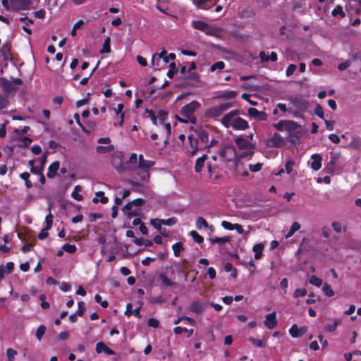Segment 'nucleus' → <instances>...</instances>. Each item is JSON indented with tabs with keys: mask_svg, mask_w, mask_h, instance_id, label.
Listing matches in <instances>:
<instances>
[{
	"mask_svg": "<svg viewBox=\"0 0 361 361\" xmlns=\"http://www.w3.org/2000/svg\"><path fill=\"white\" fill-rule=\"evenodd\" d=\"M200 106V104L198 102L192 101L181 108L180 114L182 116H185L192 123H195L196 118L195 116H193V114Z\"/></svg>",
	"mask_w": 361,
	"mask_h": 361,
	"instance_id": "obj_1",
	"label": "nucleus"
},
{
	"mask_svg": "<svg viewBox=\"0 0 361 361\" xmlns=\"http://www.w3.org/2000/svg\"><path fill=\"white\" fill-rule=\"evenodd\" d=\"M123 155L122 152H114L111 156L112 166L120 173L126 171V168L123 164Z\"/></svg>",
	"mask_w": 361,
	"mask_h": 361,
	"instance_id": "obj_2",
	"label": "nucleus"
},
{
	"mask_svg": "<svg viewBox=\"0 0 361 361\" xmlns=\"http://www.w3.org/2000/svg\"><path fill=\"white\" fill-rule=\"evenodd\" d=\"M291 130H288V141L293 144H296L299 142L302 136V127L300 125L295 122V126H291Z\"/></svg>",
	"mask_w": 361,
	"mask_h": 361,
	"instance_id": "obj_3",
	"label": "nucleus"
},
{
	"mask_svg": "<svg viewBox=\"0 0 361 361\" xmlns=\"http://www.w3.org/2000/svg\"><path fill=\"white\" fill-rule=\"evenodd\" d=\"M285 145V140L279 133H275L273 136L267 140L266 145L271 148H281Z\"/></svg>",
	"mask_w": 361,
	"mask_h": 361,
	"instance_id": "obj_4",
	"label": "nucleus"
},
{
	"mask_svg": "<svg viewBox=\"0 0 361 361\" xmlns=\"http://www.w3.org/2000/svg\"><path fill=\"white\" fill-rule=\"evenodd\" d=\"M232 104L231 103H225L219 106H213L208 109V115L212 117H219L228 109L231 108Z\"/></svg>",
	"mask_w": 361,
	"mask_h": 361,
	"instance_id": "obj_5",
	"label": "nucleus"
},
{
	"mask_svg": "<svg viewBox=\"0 0 361 361\" xmlns=\"http://www.w3.org/2000/svg\"><path fill=\"white\" fill-rule=\"evenodd\" d=\"M192 26L198 30L204 32L207 35H214V29L212 28L209 24L201 20H194L192 22Z\"/></svg>",
	"mask_w": 361,
	"mask_h": 361,
	"instance_id": "obj_6",
	"label": "nucleus"
},
{
	"mask_svg": "<svg viewBox=\"0 0 361 361\" xmlns=\"http://www.w3.org/2000/svg\"><path fill=\"white\" fill-rule=\"evenodd\" d=\"M293 106L299 111H305L308 107V102L301 97H293L290 99Z\"/></svg>",
	"mask_w": 361,
	"mask_h": 361,
	"instance_id": "obj_7",
	"label": "nucleus"
},
{
	"mask_svg": "<svg viewBox=\"0 0 361 361\" xmlns=\"http://www.w3.org/2000/svg\"><path fill=\"white\" fill-rule=\"evenodd\" d=\"M231 126L233 129L237 130H245L249 128L248 122L241 117H237L234 118L232 121Z\"/></svg>",
	"mask_w": 361,
	"mask_h": 361,
	"instance_id": "obj_8",
	"label": "nucleus"
},
{
	"mask_svg": "<svg viewBox=\"0 0 361 361\" xmlns=\"http://www.w3.org/2000/svg\"><path fill=\"white\" fill-rule=\"evenodd\" d=\"M11 4L14 10H27L31 4V0H11Z\"/></svg>",
	"mask_w": 361,
	"mask_h": 361,
	"instance_id": "obj_9",
	"label": "nucleus"
},
{
	"mask_svg": "<svg viewBox=\"0 0 361 361\" xmlns=\"http://www.w3.org/2000/svg\"><path fill=\"white\" fill-rule=\"evenodd\" d=\"M235 143L240 149H251L255 148V145L244 138L243 136H238L235 139Z\"/></svg>",
	"mask_w": 361,
	"mask_h": 361,
	"instance_id": "obj_10",
	"label": "nucleus"
},
{
	"mask_svg": "<svg viewBox=\"0 0 361 361\" xmlns=\"http://www.w3.org/2000/svg\"><path fill=\"white\" fill-rule=\"evenodd\" d=\"M193 131L197 137V140L202 142L206 143L209 141V133L202 126H197L193 128Z\"/></svg>",
	"mask_w": 361,
	"mask_h": 361,
	"instance_id": "obj_11",
	"label": "nucleus"
},
{
	"mask_svg": "<svg viewBox=\"0 0 361 361\" xmlns=\"http://www.w3.org/2000/svg\"><path fill=\"white\" fill-rule=\"evenodd\" d=\"M264 325L269 329H274L277 325L276 312H273L266 315L265 320L264 322Z\"/></svg>",
	"mask_w": 361,
	"mask_h": 361,
	"instance_id": "obj_12",
	"label": "nucleus"
},
{
	"mask_svg": "<svg viewBox=\"0 0 361 361\" xmlns=\"http://www.w3.org/2000/svg\"><path fill=\"white\" fill-rule=\"evenodd\" d=\"M295 126V121L290 120H281L274 124V128L278 130L282 131L291 130V126Z\"/></svg>",
	"mask_w": 361,
	"mask_h": 361,
	"instance_id": "obj_13",
	"label": "nucleus"
},
{
	"mask_svg": "<svg viewBox=\"0 0 361 361\" xmlns=\"http://www.w3.org/2000/svg\"><path fill=\"white\" fill-rule=\"evenodd\" d=\"M196 68L197 66L195 62H191L190 63V67L188 68V73L185 75V79L194 80L196 82L199 81L200 75L197 73L193 71L196 69Z\"/></svg>",
	"mask_w": 361,
	"mask_h": 361,
	"instance_id": "obj_14",
	"label": "nucleus"
},
{
	"mask_svg": "<svg viewBox=\"0 0 361 361\" xmlns=\"http://www.w3.org/2000/svg\"><path fill=\"white\" fill-rule=\"evenodd\" d=\"M247 113L250 116L253 117L259 121H266L267 114L264 111H259L255 108H249Z\"/></svg>",
	"mask_w": 361,
	"mask_h": 361,
	"instance_id": "obj_15",
	"label": "nucleus"
},
{
	"mask_svg": "<svg viewBox=\"0 0 361 361\" xmlns=\"http://www.w3.org/2000/svg\"><path fill=\"white\" fill-rule=\"evenodd\" d=\"M1 87L5 93H11L16 92L17 89L13 86L11 81L5 78H0Z\"/></svg>",
	"mask_w": 361,
	"mask_h": 361,
	"instance_id": "obj_16",
	"label": "nucleus"
},
{
	"mask_svg": "<svg viewBox=\"0 0 361 361\" xmlns=\"http://www.w3.org/2000/svg\"><path fill=\"white\" fill-rule=\"evenodd\" d=\"M217 0H197L195 4L198 8L207 10L215 6Z\"/></svg>",
	"mask_w": 361,
	"mask_h": 361,
	"instance_id": "obj_17",
	"label": "nucleus"
},
{
	"mask_svg": "<svg viewBox=\"0 0 361 361\" xmlns=\"http://www.w3.org/2000/svg\"><path fill=\"white\" fill-rule=\"evenodd\" d=\"M206 307V304L199 301H194L190 305V310L195 314H202L204 312Z\"/></svg>",
	"mask_w": 361,
	"mask_h": 361,
	"instance_id": "obj_18",
	"label": "nucleus"
},
{
	"mask_svg": "<svg viewBox=\"0 0 361 361\" xmlns=\"http://www.w3.org/2000/svg\"><path fill=\"white\" fill-rule=\"evenodd\" d=\"M95 350L97 353H101L104 352L108 355H113L115 354V352L109 348L104 342H99L96 344Z\"/></svg>",
	"mask_w": 361,
	"mask_h": 361,
	"instance_id": "obj_19",
	"label": "nucleus"
},
{
	"mask_svg": "<svg viewBox=\"0 0 361 361\" xmlns=\"http://www.w3.org/2000/svg\"><path fill=\"white\" fill-rule=\"evenodd\" d=\"M142 304H140L138 307L135 310H133V305L131 303H128L126 305V310L125 311V314L127 316H130L131 314L135 315L136 317L140 319L142 315L140 314V310L142 308Z\"/></svg>",
	"mask_w": 361,
	"mask_h": 361,
	"instance_id": "obj_20",
	"label": "nucleus"
},
{
	"mask_svg": "<svg viewBox=\"0 0 361 361\" xmlns=\"http://www.w3.org/2000/svg\"><path fill=\"white\" fill-rule=\"evenodd\" d=\"M312 162H311V168L314 171H318L322 167V157L319 154H314L311 156Z\"/></svg>",
	"mask_w": 361,
	"mask_h": 361,
	"instance_id": "obj_21",
	"label": "nucleus"
},
{
	"mask_svg": "<svg viewBox=\"0 0 361 361\" xmlns=\"http://www.w3.org/2000/svg\"><path fill=\"white\" fill-rule=\"evenodd\" d=\"M190 143V156H195L199 150L198 148V140L193 137L192 135H188V137Z\"/></svg>",
	"mask_w": 361,
	"mask_h": 361,
	"instance_id": "obj_22",
	"label": "nucleus"
},
{
	"mask_svg": "<svg viewBox=\"0 0 361 361\" xmlns=\"http://www.w3.org/2000/svg\"><path fill=\"white\" fill-rule=\"evenodd\" d=\"M239 111L238 110H233L228 114H225L222 119H221V123L223 126H224L226 128H228L229 126L231 123V119L236 115H238Z\"/></svg>",
	"mask_w": 361,
	"mask_h": 361,
	"instance_id": "obj_23",
	"label": "nucleus"
},
{
	"mask_svg": "<svg viewBox=\"0 0 361 361\" xmlns=\"http://www.w3.org/2000/svg\"><path fill=\"white\" fill-rule=\"evenodd\" d=\"M60 162L55 161L51 164L48 168L47 177L49 178H53L56 176L58 170L59 169Z\"/></svg>",
	"mask_w": 361,
	"mask_h": 361,
	"instance_id": "obj_24",
	"label": "nucleus"
},
{
	"mask_svg": "<svg viewBox=\"0 0 361 361\" xmlns=\"http://www.w3.org/2000/svg\"><path fill=\"white\" fill-rule=\"evenodd\" d=\"M208 157L207 154H203L202 157L197 159L195 164V171L196 173H200L202 168L204 166V162L207 159Z\"/></svg>",
	"mask_w": 361,
	"mask_h": 361,
	"instance_id": "obj_25",
	"label": "nucleus"
},
{
	"mask_svg": "<svg viewBox=\"0 0 361 361\" xmlns=\"http://www.w3.org/2000/svg\"><path fill=\"white\" fill-rule=\"evenodd\" d=\"M159 279L164 286L167 287H177V283L170 280L164 273L159 274Z\"/></svg>",
	"mask_w": 361,
	"mask_h": 361,
	"instance_id": "obj_26",
	"label": "nucleus"
},
{
	"mask_svg": "<svg viewBox=\"0 0 361 361\" xmlns=\"http://www.w3.org/2000/svg\"><path fill=\"white\" fill-rule=\"evenodd\" d=\"M95 196L92 199V202L94 203L101 202L102 204H106L109 202V198L105 196V194L103 191H98L95 193Z\"/></svg>",
	"mask_w": 361,
	"mask_h": 361,
	"instance_id": "obj_27",
	"label": "nucleus"
},
{
	"mask_svg": "<svg viewBox=\"0 0 361 361\" xmlns=\"http://www.w3.org/2000/svg\"><path fill=\"white\" fill-rule=\"evenodd\" d=\"M264 249V244L258 243L253 246L252 250L255 252V258L259 259L262 256V250Z\"/></svg>",
	"mask_w": 361,
	"mask_h": 361,
	"instance_id": "obj_28",
	"label": "nucleus"
},
{
	"mask_svg": "<svg viewBox=\"0 0 361 361\" xmlns=\"http://www.w3.org/2000/svg\"><path fill=\"white\" fill-rule=\"evenodd\" d=\"M289 334L293 338H299L303 335L302 329H299L296 324H293L289 329Z\"/></svg>",
	"mask_w": 361,
	"mask_h": 361,
	"instance_id": "obj_29",
	"label": "nucleus"
},
{
	"mask_svg": "<svg viewBox=\"0 0 361 361\" xmlns=\"http://www.w3.org/2000/svg\"><path fill=\"white\" fill-rule=\"evenodd\" d=\"M154 164V161L145 160L143 161H139L138 167L142 169L145 172H148L150 167Z\"/></svg>",
	"mask_w": 361,
	"mask_h": 361,
	"instance_id": "obj_30",
	"label": "nucleus"
},
{
	"mask_svg": "<svg viewBox=\"0 0 361 361\" xmlns=\"http://www.w3.org/2000/svg\"><path fill=\"white\" fill-rule=\"evenodd\" d=\"M341 324V320L336 319L332 324H327L324 326V330L328 332H334L336 330L338 326Z\"/></svg>",
	"mask_w": 361,
	"mask_h": 361,
	"instance_id": "obj_31",
	"label": "nucleus"
},
{
	"mask_svg": "<svg viewBox=\"0 0 361 361\" xmlns=\"http://www.w3.org/2000/svg\"><path fill=\"white\" fill-rule=\"evenodd\" d=\"M134 243L139 246L144 245L146 247H151L153 245L152 240L143 238H135Z\"/></svg>",
	"mask_w": 361,
	"mask_h": 361,
	"instance_id": "obj_32",
	"label": "nucleus"
},
{
	"mask_svg": "<svg viewBox=\"0 0 361 361\" xmlns=\"http://www.w3.org/2000/svg\"><path fill=\"white\" fill-rule=\"evenodd\" d=\"M114 149V146L113 145H109L107 146H102L99 145L96 147V151L99 154H105L110 152Z\"/></svg>",
	"mask_w": 361,
	"mask_h": 361,
	"instance_id": "obj_33",
	"label": "nucleus"
},
{
	"mask_svg": "<svg viewBox=\"0 0 361 361\" xmlns=\"http://www.w3.org/2000/svg\"><path fill=\"white\" fill-rule=\"evenodd\" d=\"M248 341L252 343L254 345L259 347V348H265L267 345V340L263 339H257L253 337H250L248 338Z\"/></svg>",
	"mask_w": 361,
	"mask_h": 361,
	"instance_id": "obj_34",
	"label": "nucleus"
},
{
	"mask_svg": "<svg viewBox=\"0 0 361 361\" xmlns=\"http://www.w3.org/2000/svg\"><path fill=\"white\" fill-rule=\"evenodd\" d=\"M172 250L175 257H179L180 252L184 250L183 244L181 242H178L172 245Z\"/></svg>",
	"mask_w": 361,
	"mask_h": 361,
	"instance_id": "obj_35",
	"label": "nucleus"
},
{
	"mask_svg": "<svg viewBox=\"0 0 361 361\" xmlns=\"http://www.w3.org/2000/svg\"><path fill=\"white\" fill-rule=\"evenodd\" d=\"M231 240V238L230 236H224V237H214L213 238L210 239V241L212 244L214 243H219V244H223L225 243H228Z\"/></svg>",
	"mask_w": 361,
	"mask_h": 361,
	"instance_id": "obj_36",
	"label": "nucleus"
},
{
	"mask_svg": "<svg viewBox=\"0 0 361 361\" xmlns=\"http://www.w3.org/2000/svg\"><path fill=\"white\" fill-rule=\"evenodd\" d=\"M111 39L107 37L103 44L102 49L100 51L101 54H109L111 52Z\"/></svg>",
	"mask_w": 361,
	"mask_h": 361,
	"instance_id": "obj_37",
	"label": "nucleus"
},
{
	"mask_svg": "<svg viewBox=\"0 0 361 361\" xmlns=\"http://www.w3.org/2000/svg\"><path fill=\"white\" fill-rule=\"evenodd\" d=\"M236 95H237L236 91L229 90V91H226V92L221 93L218 96V98L230 99H233L234 97H235Z\"/></svg>",
	"mask_w": 361,
	"mask_h": 361,
	"instance_id": "obj_38",
	"label": "nucleus"
},
{
	"mask_svg": "<svg viewBox=\"0 0 361 361\" xmlns=\"http://www.w3.org/2000/svg\"><path fill=\"white\" fill-rule=\"evenodd\" d=\"M185 332L188 333V337H190L193 334V329H188L181 326H176L173 329V333L175 334H180Z\"/></svg>",
	"mask_w": 361,
	"mask_h": 361,
	"instance_id": "obj_39",
	"label": "nucleus"
},
{
	"mask_svg": "<svg viewBox=\"0 0 361 361\" xmlns=\"http://www.w3.org/2000/svg\"><path fill=\"white\" fill-rule=\"evenodd\" d=\"M331 15L334 17L340 16L341 18H344L345 16V13L343 11V7L341 5L336 6V8L333 9Z\"/></svg>",
	"mask_w": 361,
	"mask_h": 361,
	"instance_id": "obj_40",
	"label": "nucleus"
},
{
	"mask_svg": "<svg viewBox=\"0 0 361 361\" xmlns=\"http://www.w3.org/2000/svg\"><path fill=\"white\" fill-rule=\"evenodd\" d=\"M300 228V224L298 222H294L292 224L290 230L286 235V238H288L291 237L295 233V232L298 231Z\"/></svg>",
	"mask_w": 361,
	"mask_h": 361,
	"instance_id": "obj_41",
	"label": "nucleus"
},
{
	"mask_svg": "<svg viewBox=\"0 0 361 361\" xmlns=\"http://www.w3.org/2000/svg\"><path fill=\"white\" fill-rule=\"evenodd\" d=\"M0 53L1 54L4 60L6 61L9 59L10 56V48L8 46L4 44L0 48Z\"/></svg>",
	"mask_w": 361,
	"mask_h": 361,
	"instance_id": "obj_42",
	"label": "nucleus"
},
{
	"mask_svg": "<svg viewBox=\"0 0 361 361\" xmlns=\"http://www.w3.org/2000/svg\"><path fill=\"white\" fill-rule=\"evenodd\" d=\"M322 290H323L324 293L325 294V295H326L327 297H332L335 294L334 291L331 288V285H329L326 283H325L324 284Z\"/></svg>",
	"mask_w": 361,
	"mask_h": 361,
	"instance_id": "obj_43",
	"label": "nucleus"
},
{
	"mask_svg": "<svg viewBox=\"0 0 361 361\" xmlns=\"http://www.w3.org/2000/svg\"><path fill=\"white\" fill-rule=\"evenodd\" d=\"M45 331H46V326L43 324H41L38 326L37 331H36V333H35V336H36V338L38 341H41L44 334H45Z\"/></svg>",
	"mask_w": 361,
	"mask_h": 361,
	"instance_id": "obj_44",
	"label": "nucleus"
},
{
	"mask_svg": "<svg viewBox=\"0 0 361 361\" xmlns=\"http://www.w3.org/2000/svg\"><path fill=\"white\" fill-rule=\"evenodd\" d=\"M339 157H340L339 154H331V157H330V161L329 163V165L331 166L330 170L331 172L334 171V166H335L336 164L337 163V161H338Z\"/></svg>",
	"mask_w": 361,
	"mask_h": 361,
	"instance_id": "obj_45",
	"label": "nucleus"
},
{
	"mask_svg": "<svg viewBox=\"0 0 361 361\" xmlns=\"http://www.w3.org/2000/svg\"><path fill=\"white\" fill-rule=\"evenodd\" d=\"M190 235L192 238V239L197 243L198 244H201L204 241V238L200 235L196 231H191Z\"/></svg>",
	"mask_w": 361,
	"mask_h": 361,
	"instance_id": "obj_46",
	"label": "nucleus"
},
{
	"mask_svg": "<svg viewBox=\"0 0 361 361\" xmlns=\"http://www.w3.org/2000/svg\"><path fill=\"white\" fill-rule=\"evenodd\" d=\"M20 177L21 179L25 180V185L27 188H30L32 186L31 181L29 180L30 173L27 172H23L20 174Z\"/></svg>",
	"mask_w": 361,
	"mask_h": 361,
	"instance_id": "obj_47",
	"label": "nucleus"
},
{
	"mask_svg": "<svg viewBox=\"0 0 361 361\" xmlns=\"http://www.w3.org/2000/svg\"><path fill=\"white\" fill-rule=\"evenodd\" d=\"M168 112L165 110H159L157 112V118L161 123L164 124L167 118Z\"/></svg>",
	"mask_w": 361,
	"mask_h": 361,
	"instance_id": "obj_48",
	"label": "nucleus"
},
{
	"mask_svg": "<svg viewBox=\"0 0 361 361\" xmlns=\"http://www.w3.org/2000/svg\"><path fill=\"white\" fill-rule=\"evenodd\" d=\"M166 54H167L166 51L164 49L161 53L154 54L152 56V61H151L152 64L153 66H155V65L158 66V63L155 62L157 57L158 60H160L161 59H163L166 56Z\"/></svg>",
	"mask_w": 361,
	"mask_h": 361,
	"instance_id": "obj_49",
	"label": "nucleus"
},
{
	"mask_svg": "<svg viewBox=\"0 0 361 361\" xmlns=\"http://www.w3.org/2000/svg\"><path fill=\"white\" fill-rule=\"evenodd\" d=\"M202 226L207 228L209 227V224L203 217L200 216L196 221V227L197 228L200 229Z\"/></svg>",
	"mask_w": 361,
	"mask_h": 361,
	"instance_id": "obj_50",
	"label": "nucleus"
},
{
	"mask_svg": "<svg viewBox=\"0 0 361 361\" xmlns=\"http://www.w3.org/2000/svg\"><path fill=\"white\" fill-rule=\"evenodd\" d=\"M62 248L65 252L70 253V254H73V253L75 252V251L77 250V247L75 245H71V244H68V243L64 244L63 245Z\"/></svg>",
	"mask_w": 361,
	"mask_h": 361,
	"instance_id": "obj_51",
	"label": "nucleus"
},
{
	"mask_svg": "<svg viewBox=\"0 0 361 361\" xmlns=\"http://www.w3.org/2000/svg\"><path fill=\"white\" fill-rule=\"evenodd\" d=\"M225 67V63L223 61H218L212 64L210 67V71L214 72L216 70H223Z\"/></svg>",
	"mask_w": 361,
	"mask_h": 361,
	"instance_id": "obj_52",
	"label": "nucleus"
},
{
	"mask_svg": "<svg viewBox=\"0 0 361 361\" xmlns=\"http://www.w3.org/2000/svg\"><path fill=\"white\" fill-rule=\"evenodd\" d=\"M310 283L317 287H320L322 284V280L317 276L312 275L310 279Z\"/></svg>",
	"mask_w": 361,
	"mask_h": 361,
	"instance_id": "obj_53",
	"label": "nucleus"
},
{
	"mask_svg": "<svg viewBox=\"0 0 361 361\" xmlns=\"http://www.w3.org/2000/svg\"><path fill=\"white\" fill-rule=\"evenodd\" d=\"M53 215L51 214V212L49 211V213L45 217V223H46V227L47 230H49L53 224Z\"/></svg>",
	"mask_w": 361,
	"mask_h": 361,
	"instance_id": "obj_54",
	"label": "nucleus"
},
{
	"mask_svg": "<svg viewBox=\"0 0 361 361\" xmlns=\"http://www.w3.org/2000/svg\"><path fill=\"white\" fill-rule=\"evenodd\" d=\"M314 112L320 118H322V119L324 118V110H323L322 106L320 104H316Z\"/></svg>",
	"mask_w": 361,
	"mask_h": 361,
	"instance_id": "obj_55",
	"label": "nucleus"
},
{
	"mask_svg": "<svg viewBox=\"0 0 361 361\" xmlns=\"http://www.w3.org/2000/svg\"><path fill=\"white\" fill-rule=\"evenodd\" d=\"M177 219L176 217L169 218L167 219H161V224L165 226H173L177 223Z\"/></svg>",
	"mask_w": 361,
	"mask_h": 361,
	"instance_id": "obj_56",
	"label": "nucleus"
},
{
	"mask_svg": "<svg viewBox=\"0 0 361 361\" xmlns=\"http://www.w3.org/2000/svg\"><path fill=\"white\" fill-rule=\"evenodd\" d=\"M145 113L148 114V116L150 117L151 121L154 125H157V116H156L154 111L152 109H147L145 110Z\"/></svg>",
	"mask_w": 361,
	"mask_h": 361,
	"instance_id": "obj_57",
	"label": "nucleus"
},
{
	"mask_svg": "<svg viewBox=\"0 0 361 361\" xmlns=\"http://www.w3.org/2000/svg\"><path fill=\"white\" fill-rule=\"evenodd\" d=\"M78 309L76 312V314H78L79 317H82L85 312V305L83 301H80L78 302Z\"/></svg>",
	"mask_w": 361,
	"mask_h": 361,
	"instance_id": "obj_58",
	"label": "nucleus"
},
{
	"mask_svg": "<svg viewBox=\"0 0 361 361\" xmlns=\"http://www.w3.org/2000/svg\"><path fill=\"white\" fill-rule=\"evenodd\" d=\"M150 224L156 228L157 231H159L162 226V224H161V219H152L150 220Z\"/></svg>",
	"mask_w": 361,
	"mask_h": 361,
	"instance_id": "obj_59",
	"label": "nucleus"
},
{
	"mask_svg": "<svg viewBox=\"0 0 361 361\" xmlns=\"http://www.w3.org/2000/svg\"><path fill=\"white\" fill-rule=\"evenodd\" d=\"M17 355V351L12 349L8 348L6 350V355L8 358V361H13L15 356Z\"/></svg>",
	"mask_w": 361,
	"mask_h": 361,
	"instance_id": "obj_60",
	"label": "nucleus"
},
{
	"mask_svg": "<svg viewBox=\"0 0 361 361\" xmlns=\"http://www.w3.org/2000/svg\"><path fill=\"white\" fill-rule=\"evenodd\" d=\"M307 290L305 288H298L293 293L294 298L304 297L307 295Z\"/></svg>",
	"mask_w": 361,
	"mask_h": 361,
	"instance_id": "obj_61",
	"label": "nucleus"
},
{
	"mask_svg": "<svg viewBox=\"0 0 361 361\" xmlns=\"http://www.w3.org/2000/svg\"><path fill=\"white\" fill-rule=\"evenodd\" d=\"M73 117H74V119L75 120V121H76L77 124L81 127L82 130L84 132H85V133H90V130L87 129V128H86V127H85V126H82V124L81 123V122H80V116H79V114H78V113H75V114H74V116H73Z\"/></svg>",
	"mask_w": 361,
	"mask_h": 361,
	"instance_id": "obj_62",
	"label": "nucleus"
},
{
	"mask_svg": "<svg viewBox=\"0 0 361 361\" xmlns=\"http://www.w3.org/2000/svg\"><path fill=\"white\" fill-rule=\"evenodd\" d=\"M294 165H295V162L291 159H289L286 161V165H285V169H286L287 173L290 174L292 172Z\"/></svg>",
	"mask_w": 361,
	"mask_h": 361,
	"instance_id": "obj_63",
	"label": "nucleus"
},
{
	"mask_svg": "<svg viewBox=\"0 0 361 361\" xmlns=\"http://www.w3.org/2000/svg\"><path fill=\"white\" fill-rule=\"evenodd\" d=\"M147 324L150 327L157 328L159 325V322L155 318H149L147 321Z\"/></svg>",
	"mask_w": 361,
	"mask_h": 361,
	"instance_id": "obj_64",
	"label": "nucleus"
}]
</instances>
